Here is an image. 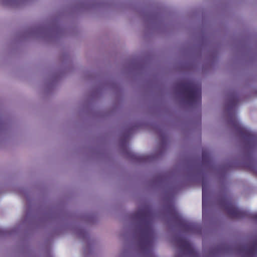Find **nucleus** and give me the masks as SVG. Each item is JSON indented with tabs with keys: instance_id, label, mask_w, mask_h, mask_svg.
I'll list each match as a JSON object with an SVG mask.
<instances>
[{
	"instance_id": "nucleus-9",
	"label": "nucleus",
	"mask_w": 257,
	"mask_h": 257,
	"mask_svg": "<svg viewBox=\"0 0 257 257\" xmlns=\"http://www.w3.org/2000/svg\"><path fill=\"white\" fill-rule=\"evenodd\" d=\"M207 195V191L204 183L202 184V205L204 206V200L206 196Z\"/></svg>"
},
{
	"instance_id": "nucleus-6",
	"label": "nucleus",
	"mask_w": 257,
	"mask_h": 257,
	"mask_svg": "<svg viewBox=\"0 0 257 257\" xmlns=\"http://www.w3.org/2000/svg\"><path fill=\"white\" fill-rule=\"evenodd\" d=\"M240 249L244 251L247 255H253L257 252V240L242 246Z\"/></svg>"
},
{
	"instance_id": "nucleus-3",
	"label": "nucleus",
	"mask_w": 257,
	"mask_h": 257,
	"mask_svg": "<svg viewBox=\"0 0 257 257\" xmlns=\"http://www.w3.org/2000/svg\"><path fill=\"white\" fill-rule=\"evenodd\" d=\"M219 204L224 208L228 215L231 218H252L257 219V214L252 215L247 211L238 208L232 199L226 196L221 197L219 199Z\"/></svg>"
},
{
	"instance_id": "nucleus-4",
	"label": "nucleus",
	"mask_w": 257,
	"mask_h": 257,
	"mask_svg": "<svg viewBox=\"0 0 257 257\" xmlns=\"http://www.w3.org/2000/svg\"><path fill=\"white\" fill-rule=\"evenodd\" d=\"M229 123L236 133L241 137L250 141L254 140V136L253 133L247 128L244 127L235 116L231 117Z\"/></svg>"
},
{
	"instance_id": "nucleus-1",
	"label": "nucleus",
	"mask_w": 257,
	"mask_h": 257,
	"mask_svg": "<svg viewBox=\"0 0 257 257\" xmlns=\"http://www.w3.org/2000/svg\"><path fill=\"white\" fill-rule=\"evenodd\" d=\"M136 216L142 220H146L145 226L142 229V237L140 244L142 249L144 251L152 254L154 232L152 227L151 222L153 214L149 208L140 210Z\"/></svg>"
},
{
	"instance_id": "nucleus-5",
	"label": "nucleus",
	"mask_w": 257,
	"mask_h": 257,
	"mask_svg": "<svg viewBox=\"0 0 257 257\" xmlns=\"http://www.w3.org/2000/svg\"><path fill=\"white\" fill-rule=\"evenodd\" d=\"M180 249L185 251L187 254L191 257H198L199 253L189 242L184 238H180L178 239Z\"/></svg>"
},
{
	"instance_id": "nucleus-2",
	"label": "nucleus",
	"mask_w": 257,
	"mask_h": 257,
	"mask_svg": "<svg viewBox=\"0 0 257 257\" xmlns=\"http://www.w3.org/2000/svg\"><path fill=\"white\" fill-rule=\"evenodd\" d=\"M177 87L185 95L188 102L190 104H198L201 103V87L199 84L191 81L181 82Z\"/></svg>"
},
{
	"instance_id": "nucleus-8",
	"label": "nucleus",
	"mask_w": 257,
	"mask_h": 257,
	"mask_svg": "<svg viewBox=\"0 0 257 257\" xmlns=\"http://www.w3.org/2000/svg\"><path fill=\"white\" fill-rule=\"evenodd\" d=\"M238 98L236 95H233L229 100V105L231 107L235 106L238 102Z\"/></svg>"
},
{
	"instance_id": "nucleus-7",
	"label": "nucleus",
	"mask_w": 257,
	"mask_h": 257,
	"mask_svg": "<svg viewBox=\"0 0 257 257\" xmlns=\"http://www.w3.org/2000/svg\"><path fill=\"white\" fill-rule=\"evenodd\" d=\"M170 212L174 218L179 220L181 224L185 227L186 231H190L192 230V225L190 223H188L182 220L180 215L177 212L175 208H170Z\"/></svg>"
},
{
	"instance_id": "nucleus-10",
	"label": "nucleus",
	"mask_w": 257,
	"mask_h": 257,
	"mask_svg": "<svg viewBox=\"0 0 257 257\" xmlns=\"http://www.w3.org/2000/svg\"><path fill=\"white\" fill-rule=\"evenodd\" d=\"M202 160L203 161H208L209 158V155L208 153L205 151H203L202 152Z\"/></svg>"
}]
</instances>
